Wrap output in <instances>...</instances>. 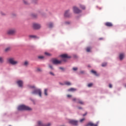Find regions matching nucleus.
<instances>
[{
	"label": "nucleus",
	"mask_w": 126,
	"mask_h": 126,
	"mask_svg": "<svg viewBox=\"0 0 126 126\" xmlns=\"http://www.w3.org/2000/svg\"><path fill=\"white\" fill-rule=\"evenodd\" d=\"M32 27L33 29L38 30L41 28V25L38 24L34 23L32 25Z\"/></svg>",
	"instance_id": "1a4fd4ad"
},
{
	"label": "nucleus",
	"mask_w": 126,
	"mask_h": 126,
	"mask_svg": "<svg viewBox=\"0 0 126 126\" xmlns=\"http://www.w3.org/2000/svg\"><path fill=\"white\" fill-rule=\"evenodd\" d=\"M31 16L32 17V18H36V17L38 16V15L33 13L31 14Z\"/></svg>",
	"instance_id": "4be33fe9"
},
{
	"label": "nucleus",
	"mask_w": 126,
	"mask_h": 126,
	"mask_svg": "<svg viewBox=\"0 0 126 126\" xmlns=\"http://www.w3.org/2000/svg\"><path fill=\"white\" fill-rule=\"evenodd\" d=\"M60 84H61V85H64V84H63L62 83H60Z\"/></svg>",
	"instance_id": "09e8293b"
},
{
	"label": "nucleus",
	"mask_w": 126,
	"mask_h": 126,
	"mask_svg": "<svg viewBox=\"0 0 126 126\" xmlns=\"http://www.w3.org/2000/svg\"><path fill=\"white\" fill-rule=\"evenodd\" d=\"M17 83L19 86V87H22L23 85V82H22V81L19 80L17 82Z\"/></svg>",
	"instance_id": "f8f14e48"
},
{
	"label": "nucleus",
	"mask_w": 126,
	"mask_h": 126,
	"mask_svg": "<svg viewBox=\"0 0 126 126\" xmlns=\"http://www.w3.org/2000/svg\"><path fill=\"white\" fill-rule=\"evenodd\" d=\"M72 100L73 101H74V102H76L78 104H80L81 105H84V102L79 99L73 98Z\"/></svg>",
	"instance_id": "39448f33"
},
{
	"label": "nucleus",
	"mask_w": 126,
	"mask_h": 126,
	"mask_svg": "<svg viewBox=\"0 0 126 126\" xmlns=\"http://www.w3.org/2000/svg\"><path fill=\"white\" fill-rule=\"evenodd\" d=\"M52 63L53 64H60V63H62V61H59L57 59H53Z\"/></svg>",
	"instance_id": "9b49d317"
},
{
	"label": "nucleus",
	"mask_w": 126,
	"mask_h": 126,
	"mask_svg": "<svg viewBox=\"0 0 126 126\" xmlns=\"http://www.w3.org/2000/svg\"><path fill=\"white\" fill-rule=\"evenodd\" d=\"M49 67L51 69H53V66L51 65H49Z\"/></svg>",
	"instance_id": "a18cd8bd"
},
{
	"label": "nucleus",
	"mask_w": 126,
	"mask_h": 126,
	"mask_svg": "<svg viewBox=\"0 0 126 126\" xmlns=\"http://www.w3.org/2000/svg\"><path fill=\"white\" fill-rule=\"evenodd\" d=\"M8 62H9V63L12 64V65H16V64H18V63H19L18 61H15L14 58L8 59Z\"/></svg>",
	"instance_id": "f03ea898"
},
{
	"label": "nucleus",
	"mask_w": 126,
	"mask_h": 126,
	"mask_svg": "<svg viewBox=\"0 0 126 126\" xmlns=\"http://www.w3.org/2000/svg\"><path fill=\"white\" fill-rule=\"evenodd\" d=\"M0 63H3V57H0Z\"/></svg>",
	"instance_id": "a878e982"
},
{
	"label": "nucleus",
	"mask_w": 126,
	"mask_h": 126,
	"mask_svg": "<svg viewBox=\"0 0 126 126\" xmlns=\"http://www.w3.org/2000/svg\"><path fill=\"white\" fill-rule=\"evenodd\" d=\"M93 85V83H90L88 85V87H92Z\"/></svg>",
	"instance_id": "2f4dec72"
},
{
	"label": "nucleus",
	"mask_w": 126,
	"mask_h": 126,
	"mask_svg": "<svg viewBox=\"0 0 126 126\" xmlns=\"http://www.w3.org/2000/svg\"><path fill=\"white\" fill-rule=\"evenodd\" d=\"M64 16L65 17H68V18H69L70 17V16H71V14L69 13V10H67L65 11L64 14Z\"/></svg>",
	"instance_id": "6e6552de"
},
{
	"label": "nucleus",
	"mask_w": 126,
	"mask_h": 126,
	"mask_svg": "<svg viewBox=\"0 0 126 126\" xmlns=\"http://www.w3.org/2000/svg\"><path fill=\"white\" fill-rule=\"evenodd\" d=\"M67 97H68V98H69V97H71V95H70V94H68V95H67Z\"/></svg>",
	"instance_id": "79ce46f5"
},
{
	"label": "nucleus",
	"mask_w": 126,
	"mask_h": 126,
	"mask_svg": "<svg viewBox=\"0 0 126 126\" xmlns=\"http://www.w3.org/2000/svg\"><path fill=\"white\" fill-rule=\"evenodd\" d=\"M68 91L71 92H74V91H76V89H74L73 88H71L68 90Z\"/></svg>",
	"instance_id": "f3484780"
},
{
	"label": "nucleus",
	"mask_w": 126,
	"mask_h": 126,
	"mask_svg": "<svg viewBox=\"0 0 126 126\" xmlns=\"http://www.w3.org/2000/svg\"><path fill=\"white\" fill-rule=\"evenodd\" d=\"M78 108H79V109H82V108H81V107H79Z\"/></svg>",
	"instance_id": "603ef678"
},
{
	"label": "nucleus",
	"mask_w": 126,
	"mask_h": 126,
	"mask_svg": "<svg viewBox=\"0 0 126 126\" xmlns=\"http://www.w3.org/2000/svg\"><path fill=\"white\" fill-rule=\"evenodd\" d=\"M37 125L38 126H44V124H43V122L41 121H38Z\"/></svg>",
	"instance_id": "a211bd4d"
},
{
	"label": "nucleus",
	"mask_w": 126,
	"mask_h": 126,
	"mask_svg": "<svg viewBox=\"0 0 126 126\" xmlns=\"http://www.w3.org/2000/svg\"><path fill=\"white\" fill-rule=\"evenodd\" d=\"M29 37L30 39H35L37 38V36L34 35H29Z\"/></svg>",
	"instance_id": "4468645a"
},
{
	"label": "nucleus",
	"mask_w": 126,
	"mask_h": 126,
	"mask_svg": "<svg viewBox=\"0 0 126 126\" xmlns=\"http://www.w3.org/2000/svg\"><path fill=\"white\" fill-rule=\"evenodd\" d=\"M15 33H16V30L14 29H10L7 31V35H14Z\"/></svg>",
	"instance_id": "20e7f679"
},
{
	"label": "nucleus",
	"mask_w": 126,
	"mask_h": 126,
	"mask_svg": "<svg viewBox=\"0 0 126 126\" xmlns=\"http://www.w3.org/2000/svg\"><path fill=\"white\" fill-rule=\"evenodd\" d=\"M59 68H60V69H62V70H63V68L62 67H60Z\"/></svg>",
	"instance_id": "de8ad7c7"
},
{
	"label": "nucleus",
	"mask_w": 126,
	"mask_h": 126,
	"mask_svg": "<svg viewBox=\"0 0 126 126\" xmlns=\"http://www.w3.org/2000/svg\"><path fill=\"white\" fill-rule=\"evenodd\" d=\"M48 26H49V28H52V27H53V26H54V25L52 23H50L49 24Z\"/></svg>",
	"instance_id": "393cba45"
},
{
	"label": "nucleus",
	"mask_w": 126,
	"mask_h": 126,
	"mask_svg": "<svg viewBox=\"0 0 126 126\" xmlns=\"http://www.w3.org/2000/svg\"><path fill=\"white\" fill-rule=\"evenodd\" d=\"M105 26H107V27H112L113 24L110 22H106L105 24Z\"/></svg>",
	"instance_id": "ddd939ff"
},
{
	"label": "nucleus",
	"mask_w": 126,
	"mask_h": 126,
	"mask_svg": "<svg viewBox=\"0 0 126 126\" xmlns=\"http://www.w3.org/2000/svg\"><path fill=\"white\" fill-rule=\"evenodd\" d=\"M32 94H38L40 97H42V91L40 89H35L33 91Z\"/></svg>",
	"instance_id": "7ed1b4c3"
},
{
	"label": "nucleus",
	"mask_w": 126,
	"mask_h": 126,
	"mask_svg": "<svg viewBox=\"0 0 126 126\" xmlns=\"http://www.w3.org/2000/svg\"><path fill=\"white\" fill-rule=\"evenodd\" d=\"M125 57V55H124V54H121L120 55L119 58H120V60L121 61H122L123 60V59H124V57Z\"/></svg>",
	"instance_id": "6ab92c4d"
},
{
	"label": "nucleus",
	"mask_w": 126,
	"mask_h": 126,
	"mask_svg": "<svg viewBox=\"0 0 126 126\" xmlns=\"http://www.w3.org/2000/svg\"><path fill=\"white\" fill-rule=\"evenodd\" d=\"M87 115V112H86L83 115V117H85Z\"/></svg>",
	"instance_id": "37998d69"
},
{
	"label": "nucleus",
	"mask_w": 126,
	"mask_h": 126,
	"mask_svg": "<svg viewBox=\"0 0 126 126\" xmlns=\"http://www.w3.org/2000/svg\"><path fill=\"white\" fill-rule=\"evenodd\" d=\"M80 7L81 8H82V9H84L85 8V6L84 5H80Z\"/></svg>",
	"instance_id": "72a5a7b5"
},
{
	"label": "nucleus",
	"mask_w": 126,
	"mask_h": 126,
	"mask_svg": "<svg viewBox=\"0 0 126 126\" xmlns=\"http://www.w3.org/2000/svg\"><path fill=\"white\" fill-rule=\"evenodd\" d=\"M28 64H29V63L28 61H25L24 63V65H25V66H27V65H28Z\"/></svg>",
	"instance_id": "b1692460"
},
{
	"label": "nucleus",
	"mask_w": 126,
	"mask_h": 126,
	"mask_svg": "<svg viewBox=\"0 0 126 126\" xmlns=\"http://www.w3.org/2000/svg\"><path fill=\"white\" fill-rule=\"evenodd\" d=\"M99 40H103V38H99Z\"/></svg>",
	"instance_id": "3c124183"
},
{
	"label": "nucleus",
	"mask_w": 126,
	"mask_h": 126,
	"mask_svg": "<svg viewBox=\"0 0 126 126\" xmlns=\"http://www.w3.org/2000/svg\"><path fill=\"white\" fill-rule=\"evenodd\" d=\"M85 121V118H83V119H81V120H80V123H82V122H83V121Z\"/></svg>",
	"instance_id": "e433bc0d"
},
{
	"label": "nucleus",
	"mask_w": 126,
	"mask_h": 126,
	"mask_svg": "<svg viewBox=\"0 0 126 126\" xmlns=\"http://www.w3.org/2000/svg\"><path fill=\"white\" fill-rule=\"evenodd\" d=\"M109 88H112V87H113V86H112V84H109Z\"/></svg>",
	"instance_id": "a19ab883"
},
{
	"label": "nucleus",
	"mask_w": 126,
	"mask_h": 126,
	"mask_svg": "<svg viewBox=\"0 0 126 126\" xmlns=\"http://www.w3.org/2000/svg\"><path fill=\"white\" fill-rule=\"evenodd\" d=\"M23 2H24V4H30V3L26 0H23Z\"/></svg>",
	"instance_id": "412c9836"
},
{
	"label": "nucleus",
	"mask_w": 126,
	"mask_h": 126,
	"mask_svg": "<svg viewBox=\"0 0 126 126\" xmlns=\"http://www.w3.org/2000/svg\"><path fill=\"white\" fill-rule=\"evenodd\" d=\"M18 110L19 111H32V108L27 106L22 105L18 107Z\"/></svg>",
	"instance_id": "f257e3e1"
},
{
	"label": "nucleus",
	"mask_w": 126,
	"mask_h": 126,
	"mask_svg": "<svg viewBox=\"0 0 126 126\" xmlns=\"http://www.w3.org/2000/svg\"><path fill=\"white\" fill-rule=\"evenodd\" d=\"M64 85H67V86H69L71 85V83L70 82L65 81L64 82Z\"/></svg>",
	"instance_id": "dca6fc26"
},
{
	"label": "nucleus",
	"mask_w": 126,
	"mask_h": 126,
	"mask_svg": "<svg viewBox=\"0 0 126 126\" xmlns=\"http://www.w3.org/2000/svg\"><path fill=\"white\" fill-rule=\"evenodd\" d=\"M80 73H84V71H81L80 72Z\"/></svg>",
	"instance_id": "8fccbe9b"
},
{
	"label": "nucleus",
	"mask_w": 126,
	"mask_h": 126,
	"mask_svg": "<svg viewBox=\"0 0 126 126\" xmlns=\"http://www.w3.org/2000/svg\"><path fill=\"white\" fill-rule=\"evenodd\" d=\"M48 89H45L44 90V95H45V96H48Z\"/></svg>",
	"instance_id": "5701e85b"
},
{
	"label": "nucleus",
	"mask_w": 126,
	"mask_h": 126,
	"mask_svg": "<svg viewBox=\"0 0 126 126\" xmlns=\"http://www.w3.org/2000/svg\"><path fill=\"white\" fill-rule=\"evenodd\" d=\"M86 51L88 52H90V51H91V48L90 47H87L86 49Z\"/></svg>",
	"instance_id": "cd10ccee"
},
{
	"label": "nucleus",
	"mask_w": 126,
	"mask_h": 126,
	"mask_svg": "<svg viewBox=\"0 0 126 126\" xmlns=\"http://www.w3.org/2000/svg\"><path fill=\"white\" fill-rule=\"evenodd\" d=\"M78 68L77 67H73V70H74V71L77 70Z\"/></svg>",
	"instance_id": "58836bf2"
},
{
	"label": "nucleus",
	"mask_w": 126,
	"mask_h": 126,
	"mask_svg": "<svg viewBox=\"0 0 126 126\" xmlns=\"http://www.w3.org/2000/svg\"><path fill=\"white\" fill-rule=\"evenodd\" d=\"M91 72H92V73H93V74H94V75H95V76H98V75H99V74H98L97 73V72H96V71H94V70H92L91 71Z\"/></svg>",
	"instance_id": "2eb2a0df"
},
{
	"label": "nucleus",
	"mask_w": 126,
	"mask_h": 126,
	"mask_svg": "<svg viewBox=\"0 0 126 126\" xmlns=\"http://www.w3.org/2000/svg\"><path fill=\"white\" fill-rule=\"evenodd\" d=\"M49 74H51V75H52L53 76H55V74L53 73L52 72H50Z\"/></svg>",
	"instance_id": "4c0bfd02"
},
{
	"label": "nucleus",
	"mask_w": 126,
	"mask_h": 126,
	"mask_svg": "<svg viewBox=\"0 0 126 126\" xmlns=\"http://www.w3.org/2000/svg\"><path fill=\"white\" fill-rule=\"evenodd\" d=\"M98 126V123L96 124H94V126Z\"/></svg>",
	"instance_id": "49530a36"
},
{
	"label": "nucleus",
	"mask_w": 126,
	"mask_h": 126,
	"mask_svg": "<svg viewBox=\"0 0 126 126\" xmlns=\"http://www.w3.org/2000/svg\"><path fill=\"white\" fill-rule=\"evenodd\" d=\"M94 126V123L92 122H89L85 126Z\"/></svg>",
	"instance_id": "aec40b11"
},
{
	"label": "nucleus",
	"mask_w": 126,
	"mask_h": 126,
	"mask_svg": "<svg viewBox=\"0 0 126 126\" xmlns=\"http://www.w3.org/2000/svg\"><path fill=\"white\" fill-rule=\"evenodd\" d=\"M64 24H65L66 25H67L68 24H70V22H65Z\"/></svg>",
	"instance_id": "f704fd0d"
},
{
	"label": "nucleus",
	"mask_w": 126,
	"mask_h": 126,
	"mask_svg": "<svg viewBox=\"0 0 126 126\" xmlns=\"http://www.w3.org/2000/svg\"><path fill=\"white\" fill-rule=\"evenodd\" d=\"M73 11L74 13H80L81 12V10L79 9L76 6L73 7Z\"/></svg>",
	"instance_id": "423d86ee"
},
{
	"label": "nucleus",
	"mask_w": 126,
	"mask_h": 126,
	"mask_svg": "<svg viewBox=\"0 0 126 126\" xmlns=\"http://www.w3.org/2000/svg\"><path fill=\"white\" fill-rule=\"evenodd\" d=\"M36 71H37L38 72H41L42 69L40 68H37L36 69Z\"/></svg>",
	"instance_id": "bb28decb"
},
{
	"label": "nucleus",
	"mask_w": 126,
	"mask_h": 126,
	"mask_svg": "<svg viewBox=\"0 0 126 126\" xmlns=\"http://www.w3.org/2000/svg\"><path fill=\"white\" fill-rule=\"evenodd\" d=\"M38 59H39V60H43V59H44V56H38Z\"/></svg>",
	"instance_id": "7c9ffc66"
},
{
	"label": "nucleus",
	"mask_w": 126,
	"mask_h": 126,
	"mask_svg": "<svg viewBox=\"0 0 126 126\" xmlns=\"http://www.w3.org/2000/svg\"><path fill=\"white\" fill-rule=\"evenodd\" d=\"M107 65V63H103L102 64H101V66L104 67V66H106Z\"/></svg>",
	"instance_id": "c85d7f7f"
},
{
	"label": "nucleus",
	"mask_w": 126,
	"mask_h": 126,
	"mask_svg": "<svg viewBox=\"0 0 126 126\" xmlns=\"http://www.w3.org/2000/svg\"><path fill=\"white\" fill-rule=\"evenodd\" d=\"M62 59H63V61L65 62V59H70V56H68L67 54H63L60 56Z\"/></svg>",
	"instance_id": "0eeeda50"
},
{
	"label": "nucleus",
	"mask_w": 126,
	"mask_h": 126,
	"mask_svg": "<svg viewBox=\"0 0 126 126\" xmlns=\"http://www.w3.org/2000/svg\"><path fill=\"white\" fill-rule=\"evenodd\" d=\"M45 55H46V56H51V54H50L48 52H45Z\"/></svg>",
	"instance_id": "c756f323"
},
{
	"label": "nucleus",
	"mask_w": 126,
	"mask_h": 126,
	"mask_svg": "<svg viewBox=\"0 0 126 126\" xmlns=\"http://www.w3.org/2000/svg\"><path fill=\"white\" fill-rule=\"evenodd\" d=\"M9 50H10V48L8 47L5 49V52H8V51H9Z\"/></svg>",
	"instance_id": "473e14b6"
},
{
	"label": "nucleus",
	"mask_w": 126,
	"mask_h": 126,
	"mask_svg": "<svg viewBox=\"0 0 126 126\" xmlns=\"http://www.w3.org/2000/svg\"><path fill=\"white\" fill-rule=\"evenodd\" d=\"M125 87L126 88V85H125Z\"/></svg>",
	"instance_id": "864d4df0"
},
{
	"label": "nucleus",
	"mask_w": 126,
	"mask_h": 126,
	"mask_svg": "<svg viewBox=\"0 0 126 126\" xmlns=\"http://www.w3.org/2000/svg\"><path fill=\"white\" fill-rule=\"evenodd\" d=\"M37 0H31L32 3H36V1H37Z\"/></svg>",
	"instance_id": "c9c22d12"
},
{
	"label": "nucleus",
	"mask_w": 126,
	"mask_h": 126,
	"mask_svg": "<svg viewBox=\"0 0 126 126\" xmlns=\"http://www.w3.org/2000/svg\"><path fill=\"white\" fill-rule=\"evenodd\" d=\"M69 124H71V125H73V126H77L78 122L77 121L70 120L69 121Z\"/></svg>",
	"instance_id": "9d476101"
},
{
	"label": "nucleus",
	"mask_w": 126,
	"mask_h": 126,
	"mask_svg": "<svg viewBox=\"0 0 126 126\" xmlns=\"http://www.w3.org/2000/svg\"><path fill=\"white\" fill-rule=\"evenodd\" d=\"M1 14L2 15H5V14H4V13H3V12H1Z\"/></svg>",
	"instance_id": "c03bdc74"
},
{
	"label": "nucleus",
	"mask_w": 126,
	"mask_h": 126,
	"mask_svg": "<svg viewBox=\"0 0 126 126\" xmlns=\"http://www.w3.org/2000/svg\"><path fill=\"white\" fill-rule=\"evenodd\" d=\"M30 87V88H32V89H34L35 88V86H31Z\"/></svg>",
	"instance_id": "ea45409f"
}]
</instances>
